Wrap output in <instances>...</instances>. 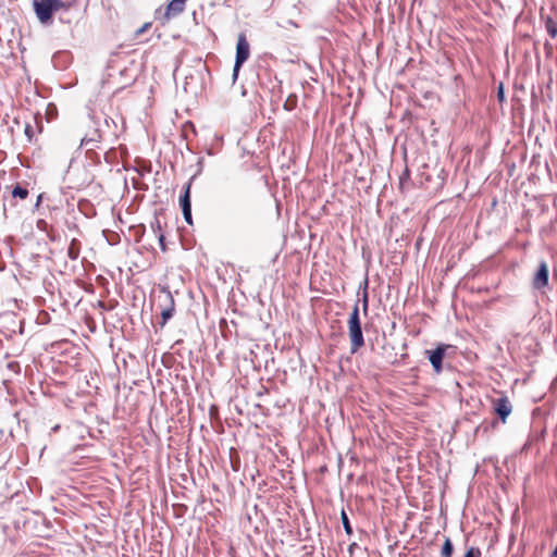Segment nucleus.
I'll return each mask as SVG.
<instances>
[{
  "label": "nucleus",
  "instance_id": "nucleus-1",
  "mask_svg": "<svg viewBox=\"0 0 557 557\" xmlns=\"http://www.w3.org/2000/svg\"><path fill=\"white\" fill-rule=\"evenodd\" d=\"M34 11L41 24H49L54 12L69 10L70 5L61 0H34Z\"/></svg>",
  "mask_w": 557,
  "mask_h": 557
},
{
  "label": "nucleus",
  "instance_id": "nucleus-2",
  "mask_svg": "<svg viewBox=\"0 0 557 557\" xmlns=\"http://www.w3.org/2000/svg\"><path fill=\"white\" fill-rule=\"evenodd\" d=\"M348 335L351 343V352H356L364 345L360 318H359V300L354 305L352 311L348 319Z\"/></svg>",
  "mask_w": 557,
  "mask_h": 557
},
{
  "label": "nucleus",
  "instance_id": "nucleus-3",
  "mask_svg": "<svg viewBox=\"0 0 557 557\" xmlns=\"http://www.w3.org/2000/svg\"><path fill=\"white\" fill-rule=\"evenodd\" d=\"M249 54H250L249 42L247 41L246 36L244 34H240L238 36L237 45H236V58H235V63H234V69H233L234 81L237 78L238 72H239L242 65L249 58Z\"/></svg>",
  "mask_w": 557,
  "mask_h": 557
},
{
  "label": "nucleus",
  "instance_id": "nucleus-4",
  "mask_svg": "<svg viewBox=\"0 0 557 557\" xmlns=\"http://www.w3.org/2000/svg\"><path fill=\"white\" fill-rule=\"evenodd\" d=\"M102 139V135L98 127H92L89 132H87L81 139V147L87 149V151H92L98 148L99 143Z\"/></svg>",
  "mask_w": 557,
  "mask_h": 557
},
{
  "label": "nucleus",
  "instance_id": "nucleus-5",
  "mask_svg": "<svg viewBox=\"0 0 557 557\" xmlns=\"http://www.w3.org/2000/svg\"><path fill=\"white\" fill-rule=\"evenodd\" d=\"M548 284V267L545 261H541L536 273L534 274L532 285L535 289H542Z\"/></svg>",
  "mask_w": 557,
  "mask_h": 557
},
{
  "label": "nucleus",
  "instance_id": "nucleus-6",
  "mask_svg": "<svg viewBox=\"0 0 557 557\" xmlns=\"http://www.w3.org/2000/svg\"><path fill=\"white\" fill-rule=\"evenodd\" d=\"M448 348L447 345H438L434 350L428 351L429 352V360L436 373H440L443 369L442 362L443 358L445 356V351Z\"/></svg>",
  "mask_w": 557,
  "mask_h": 557
},
{
  "label": "nucleus",
  "instance_id": "nucleus-7",
  "mask_svg": "<svg viewBox=\"0 0 557 557\" xmlns=\"http://www.w3.org/2000/svg\"><path fill=\"white\" fill-rule=\"evenodd\" d=\"M512 406L506 396L499 397L494 401V411L498 414L503 422L511 413Z\"/></svg>",
  "mask_w": 557,
  "mask_h": 557
},
{
  "label": "nucleus",
  "instance_id": "nucleus-8",
  "mask_svg": "<svg viewBox=\"0 0 557 557\" xmlns=\"http://www.w3.org/2000/svg\"><path fill=\"white\" fill-rule=\"evenodd\" d=\"M190 186H191V181H189L185 185L184 194L180 198V205H181L182 210L191 209V203H190Z\"/></svg>",
  "mask_w": 557,
  "mask_h": 557
},
{
  "label": "nucleus",
  "instance_id": "nucleus-9",
  "mask_svg": "<svg viewBox=\"0 0 557 557\" xmlns=\"http://www.w3.org/2000/svg\"><path fill=\"white\" fill-rule=\"evenodd\" d=\"M545 24V29L552 38L557 37V22L550 16H542Z\"/></svg>",
  "mask_w": 557,
  "mask_h": 557
},
{
  "label": "nucleus",
  "instance_id": "nucleus-10",
  "mask_svg": "<svg viewBox=\"0 0 557 557\" xmlns=\"http://www.w3.org/2000/svg\"><path fill=\"white\" fill-rule=\"evenodd\" d=\"M81 253V245L77 239H72L67 248V256L71 260H76Z\"/></svg>",
  "mask_w": 557,
  "mask_h": 557
},
{
  "label": "nucleus",
  "instance_id": "nucleus-11",
  "mask_svg": "<svg viewBox=\"0 0 557 557\" xmlns=\"http://www.w3.org/2000/svg\"><path fill=\"white\" fill-rule=\"evenodd\" d=\"M169 307L164 308L162 311H161V317H162V323L161 325L163 326L169 319H171L173 317V313H174V300L173 298L169 295Z\"/></svg>",
  "mask_w": 557,
  "mask_h": 557
},
{
  "label": "nucleus",
  "instance_id": "nucleus-12",
  "mask_svg": "<svg viewBox=\"0 0 557 557\" xmlns=\"http://www.w3.org/2000/svg\"><path fill=\"white\" fill-rule=\"evenodd\" d=\"M454 552V546L449 537L445 539V542L442 546L441 555L442 557H451Z\"/></svg>",
  "mask_w": 557,
  "mask_h": 557
},
{
  "label": "nucleus",
  "instance_id": "nucleus-13",
  "mask_svg": "<svg viewBox=\"0 0 557 557\" xmlns=\"http://www.w3.org/2000/svg\"><path fill=\"white\" fill-rule=\"evenodd\" d=\"M14 198L25 199L28 196V190L20 185H16L12 190Z\"/></svg>",
  "mask_w": 557,
  "mask_h": 557
},
{
  "label": "nucleus",
  "instance_id": "nucleus-14",
  "mask_svg": "<svg viewBox=\"0 0 557 557\" xmlns=\"http://www.w3.org/2000/svg\"><path fill=\"white\" fill-rule=\"evenodd\" d=\"M341 519H342V523H343L345 532L348 535H350L352 533V528H351L349 519L344 510L342 511Z\"/></svg>",
  "mask_w": 557,
  "mask_h": 557
},
{
  "label": "nucleus",
  "instance_id": "nucleus-15",
  "mask_svg": "<svg viewBox=\"0 0 557 557\" xmlns=\"http://www.w3.org/2000/svg\"><path fill=\"white\" fill-rule=\"evenodd\" d=\"M481 556H482V553L479 547H470V548H468V550L466 552L463 557H481Z\"/></svg>",
  "mask_w": 557,
  "mask_h": 557
},
{
  "label": "nucleus",
  "instance_id": "nucleus-16",
  "mask_svg": "<svg viewBox=\"0 0 557 557\" xmlns=\"http://www.w3.org/2000/svg\"><path fill=\"white\" fill-rule=\"evenodd\" d=\"M150 227L154 233L156 237L158 236L159 232H162L161 222L157 218L150 223Z\"/></svg>",
  "mask_w": 557,
  "mask_h": 557
},
{
  "label": "nucleus",
  "instance_id": "nucleus-17",
  "mask_svg": "<svg viewBox=\"0 0 557 557\" xmlns=\"http://www.w3.org/2000/svg\"><path fill=\"white\" fill-rule=\"evenodd\" d=\"M410 180V173L408 169H405L404 173L399 177V185L403 187L406 182Z\"/></svg>",
  "mask_w": 557,
  "mask_h": 557
},
{
  "label": "nucleus",
  "instance_id": "nucleus-18",
  "mask_svg": "<svg viewBox=\"0 0 557 557\" xmlns=\"http://www.w3.org/2000/svg\"><path fill=\"white\" fill-rule=\"evenodd\" d=\"M158 242H159V245H160V248L165 251L166 250V246H165V236L162 232H159L158 236Z\"/></svg>",
  "mask_w": 557,
  "mask_h": 557
},
{
  "label": "nucleus",
  "instance_id": "nucleus-19",
  "mask_svg": "<svg viewBox=\"0 0 557 557\" xmlns=\"http://www.w3.org/2000/svg\"><path fill=\"white\" fill-rule=\"evenodd\" d=\"M182 211H183L184 220L186 221V223L191 225L193 224L191 209L182 210Z\"/></svg>",
  "mask_w": 557,
  "mask_h": 557
},
{
  "label": "nucleus",
  "instance_id": "nucleus-20",
  "mask_svg": "<svg viewBox=\"0 0 557 557\" xmlns=\"http://www.w3.org/2000/svg\"><path fill=\"white\" fill-rule=\"evenodd\" d=\"M497 98H498L499 101H504V99H505L503 84H499V86L497 88Z\"/></svg>",
  "mask_w": 557,
  "mask_h": 557
},
{
  "label": "nucleus",
  "instance_id": "nucleus-21",
  "mask_svg": "<svg viewBox=\"0 0 557 557\" xmlns=\"http://www.w3.org/2000/svg\"><path fill=\"white\" fill-rule=\"evenodd\" d=\"M33 134H34L33 127L29 124H27L25 126V135L28 137L29 140H32Z\"/></svg>",
  "mask_w": 557,
  "mask_h": 557
},
{
  "label": "nucleus",
  "instance_id": "nucleus-22",
  "mask_svg": "<svg viewBox=\"0 0 557 557\" xmlns=\"http://www.w3.org/2000/svg\"><path fill=\"white\" fill-rule=\"evenodd\" d=\"M362 306H363V311L366 312L368 310V294L367 293L363 294Z\"/></svg>",
  "mask_w": 557,
  "mask_h": 557
},
{
  "label": "nucleus",
  "instance_id": "nucleus-23",
  "mask_svg": "<svg viewBox=\"0 0 557 557\" xmlns=\"http://www.w3.org/2000/svg\"><path fill=\"white\" fill-rule=\"evenodd\" d=\"M150 26V23H146L140 29H138V34L144 33L148 27Z\"/></svg>",
  "mask_w": 557,
  "mask_h": 557
},
{
  "label": "nucleus",
  "instance_id": "nucleus-24",
  "mask_svg": "<svg viewBox=\"0 0 557 557\" xmlns=\"http://www.w3.org/2000/svg\"><path fill=\"white\" fill-rule=\"evenodd\" d=\"M41 199H42V195H39V196L37 197L36 207H38V206H39V203L41 202Z\"/></svg>",
  "mask_w": 557,
  "mask_h": 557
},
{
  "label": "nucleus",
  "instance_id": "nucleus-25",
  "mask_svg": "<svg viewBox=\"0 0 557 557\" xmlns=\"http://www.w3.org/2000/svg\"><path fill=\"white\" fill-rule=\"evenodd\" d=\"M545 48L548 49V50H552V45L549 42H545Z\"/></svg>",
  "mask_w": 557,
  "mask_h": 557
}]
</instances>
